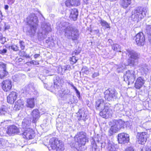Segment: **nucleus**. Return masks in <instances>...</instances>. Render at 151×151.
I'll return each mask as SVG.
<instances>
[{
	"label": "nucleus",
	"mask_w": 151,
	"mask_h": 151,
	"mask_svg": "<svg viewBox=\"0 0 151 151\" xmlns=\"http://www.w3.org/2000/svg\"><path fill=\"white\" fill-rule=\"evenodd\" d=\"M62 27H65L63 29L65 37L73 41L78 39L79 36V31L76 27L70 25L68 22L63 21L59 24V29H61Z\"/></svg>",
	"instance_id": "nucleus-1"
},
{
	"label": "nucleus",
	"mask_w": 151,
	"mask_h": 151,
	"mask_svg": "<svg viewBox=\"0 0 151 151\" xmlns=\"http://www.w3.org/2000/svg\"><path fill=\"white\" fill-rule=\"evenodd\" d=\"M27 22L28 25L27 33L31 37H32L36 33L39 21L38 17L35 14H30L27 18Z\"/></svg>",
	"instance_id": "nucleus-2"
},
{
	"label": "nucleus",
	"mask_w": 151,
	"mask_h": 151,
	"mask_svg": "<svg viewBox=\"0 0 151 151\" xmlns=\"http://www.w3.org/2000/svg\"><path fill=\"white\" fill-rule=\"evenodd\" d=\"M147 12L145 7L139 6L136 8L132 11L131 19L134 21L138 22L145 17Z\"/></svg>",
	"instance_id": "nucleus-3"
},
{
	"label": "nucleus",
	"mask_w": 151,
	"mask_h": 151,
	"mask_svg": "<svg viewBox=\"0 0 151 151\" xmlns=\"http://www.w3.org/2000/svg\"><path fill=\"white\" fill-rule=\"evenodd\" d=\"M129 57L128 63L131 66H134L138 63V60L139 58L140 54L133 50H127Z\"/></svg>",
	"instance_id": "nucleus-4"
},
{
	"label": "nucleus",
	"mask_w": 151,
	"mask_h": 151,
	"mask_svg": "<svg viewBox=\"0 0 151 151\" xmlns=\"http://www.w3.org/2000/svg\"><path fill=\"white\" fill-rule=\"evenodd\" d=\"M74 139L79 147L85 145L86 142L88 141L86 134L83 131L77 132L75 136Z\"/></svg>",
	"instance_id": "nucleus-5"
},
{
	"label": "nucleus",
	"mask_w": 151,
	"mask_h": 151,
	"mask_svg": "<svg viewBox=\"0 0 151 151\" xmlns=\"http://www.w3.org/2000/svg\"><path fill=\"white\" fill-rule=\"evenodd\" d=\"M49 143L51 148L53 150H62L64 149L63 143L57 138L52 137L51 138Z\"/></svg>",
	"instance_id": "nucleus-6"
},
{
	"label": "nucleus",
	"mask_w": 151,
	"mask_h": 151,
	"mask_svg": "<svg viewBox=\"0 0 151 151\" xmlns=\"http://www.w3.org/2000/svg\"><path fill=\"white\" fill-rule=\"evenodd\" d=\"M137 73L134 70H128L126 71L124 76V81L128 82V84L133 83L136 77Z\"/></svg>",
	"instance_id": "nucleus-7"
},
{
	"label": "nucleus",
	"mask_w": 151,
	"mask_h": 151,
	"mask_svg": "<svg viewBox=\"0 0 151 151\" xmlns=\"http://www.w3.org/2000/svg\"><path fill=\"white\" fill-rule=\"evenodd\" d=\"M104 97L108 101H114L117 98V93L114 89H108L104 92Z\"/></svg>",
	"instance_id": "nucleus-8"
},
{
	"label": "nucleus",
	"mask_w": 151,
	"mask_h": 151,
	"mask_svg": "<svg viewBox=\"0 0 151 151\" xmlns=\"http://www.w3.org/2000/svg\"><path fill=\"white\" fill-rule=\"evenodd\" d=\"M42 32L38 33V37L41 39H44L46 37L48 33L52 30L50 25L49 23H44L41 25Z\"/></svg>",
	"instance_id": "nucleus-9"
},
{
	"label": "nucleus",
	"mask_w": 151,
	"mask_h": 151,
	"mask_svg": "<svg viewBox=\"0 0 151 151\" xmlns=\"http://www.w3.org/2000/svg\"><path fill=\"white\" fill-rule=\"evenodd\" d=\"M118 140L119 143L125 144L128 142L129 140V134L124 133L119 134L118 135Z\"/></svg>",
	"instance_id": "nucleus-10"
},
{
	"label": "nucleus",
	"mask_w": 151,
	"mask_h": 151,
	"mask_svg": "<svg viewBox=\"0 0 151 151\" xmlns=\"http://www.w3.org/2000/svg\"><path fill=\"white\" fill-rule=\"evenodd\" d=\"M22 134L23 138L28 139H33L35 136L34 131L30 128H27Z\"/></svg>",
	"instance_id": "nucleus-11"
},
{
	"label": "nucleus",
	"mask_w": 151,
	"mask_h": 151,
	"mask_svg": "<svg viewBox=\"0 0 151 151\" xmlns=\"http://www.w3.org/2000/svg\"><path fill=\"white\" fill-rule=\"evenodd\" d=\"M135 41L137 45L139 46L143 45L145 43V38L142 32L138 33L135 37Z\"/></svg>",
	"instance_id": "nucleus-12"
},
{
	"label": "nucleus",
	"mask_w": 151,
	"mask_h": 151,
	"mask_svg": "<svg viewBox=\"0 0 151 151\" xmlns=\"http://www.w3.org/2000/svg\"><path fill=\"white\" fill-rule=\"evenodd\" d=\"M95 107L97 110L100 111L99 114L100 116H103L102 111L105 107V105L103 99H98L96 102Z\"/></svg>",
	"instance_id": "nucleus-13"
},
{
	"label": "nucleus",
	"mask_w": 151,
	"mask_h": 151,
	"mask_svg": "<svg viewBox=\"0 0 151 151\" xmlns=\"http://www.w3.org/2000/svg\"><path fill=\"white\" fill-rule=\"evenodd\" d=\"M137 138L138 139V142L139 144L143 145L146 142L147 138V134L145 132L138 133Z\"/></svg>",
	"instance_id": "nucleus-14"
},
{
	"label": "nucleus",
	"mask_w": 151,
	"mask_h": 151,
	"mask_svg": "<svg viewBox=\"0 0 151 151\" xmlns=\"http://www.w3.org/2000/svg\"><path fill=\"white\" fill-rule=\"evenodd\" d=\"M7 133L9 135H12L13 134H18L20 133L19 129L14 125H10L7 127L6 131Z\"/></svg>",
	"instance_id": "nucleus-15"
},
{
	"label": "nucleus",
	"mask_w": 151,
	"mask_h": 151,
	"mask_svg": "<svg viewBox=\"0 0 151 151\" xmlns=\"http://www.w3.org/2000/svg\"><path fill=\"white\" fill-rule=\"evenodd\" d=\"M12 82L9 80H5L2 83V88L3 90L6 92L9 91L12 87Z\"/></svg>",
	"instance_id": "nucleus-16"
},
{
	"label": "nucleus",
	"mask_w": 151,
	"mask_h": 151,
	"mask_svg": "<svg viewBox=\"0 0 151 151\" xmlns=\"http://www.w3.org/2000/svg\"><path fill=\"white\" fill-rule=\"evenodd\" d=\"M6 65L2 62H0V78L2 79L8 74L6 70Z\"/></svg>",
	"instance_id": "nucleus-17"
},
{
	"label": "nucleus",
	"mask_w": 151,
	"mask_h": 151,
	"mask_svg": "<svg viewBox=\"0 0 151 151\" xmlns=\"http://www.w3.org/2000/svg\"><path fill=\"white\" fill-rule=\"evenodd\" d=\"M17 93L14 91L11 92L7 97V101L11 104H13L17 99Z\"/></svg>",
	"instance_id": "nucleus-18"
},
{
	"label": "nucleus",
	"mask_w": 151,
	"mask_h": 151,
	"mask_svg": "<svg viewBox=\"0 0 151 151\" xmlns=\"http://www.w3.org/2000/svg\"><path fill=\"white\" fill-rule=\"evenodd\" d=\"M145 82L144 78L142 77L137 78L135 83V87L137 89H139L143 86Z\"/></svg>",
	"instance_id": "nucleus-19"
},
{
	"label": "nucleus",
	"mask_w": 151,
	"mask_h": 151,
	"mask_svg": "<svg viewBox=\"0 0 151 151\" xmlns=\"http://www.w3.org/2000/svg\"><path fill=\"white\" fill-rule=\"evenodd\" d=\"M31 114L32 116L33 122L36 123L40 117L39 111L37 109H34L32 111Z\"/></svg>",
	"instance_id": "nucleus-20"
},
{
	"label": "nucleus",
	"mask_w": 151,
	"mask_h": 151,
	"mask_svg": "<svg viewBox=\"0 0 151 151\" xmlns=\"http://www.w3.org/2000/svg\"><path fill=\"white\" fill-rule=\"evenodd\" d=\"M70 17L74 21L76 20L78 16V12L77 9H71L70 10Z\"/></svg>",
	"instance_id": "nucleus-21"
},
{
	"label": "nucleus",
	"mask_w": 151,
	"mask_h": 151,
	"mask_svg": "<svg viewBox=\"0 0 151 151\" xmlns=\"http://www.w3.org/2000/svg\"><path fill=\"white\" fill-rule=\"evenodd\" d=\"M78 116L79 117V120H82L85 121L86 119L88 118H87V116L86 114L84 111L82 109H80L77 113Z\"/></svg>",
	"instance_id": "nucleus-22"
},
{
	"label": "nucleus",
	"mask_w": 151,
	"mask_h": 151,
	"mask_svg": "<svg viewBox=\"0 0 151 151\" xmlns=\"http://www.w3.org/2000/svg\"><path fill=\"white\" fill-rule=\"evenodd\" d=\"M24 104L21 99L18 100L16 103L14 109L16 111H18L23 107Z\"/></svg>",
	"instance_id": "nucleus-23"
},
{
	"label": "nucleus",
	"mask_w": 151,
	"mask_h": 151,
	"mask_svg": "<svg viewBox=\"0 0 151 151\" xmlns=\"http://www.w3.org/2000/svg\"><path fill=\"white\" fill-rule=\"evenodd\" d=\"M132 0H121L120 4L124 9H126L132 3Z\"/></svg>",
	"instance_id": "nucleus-24"
},
{
	"label": "nucleus",
	"mask_w": 151,
	"mask_h": 151,
	"mask_svg": "<svg viewBox=\"0 0 151 151\" xmlns=\"http://www.w3.org/2000/svg\"><path fill=\"white\" fill-rule=\"evenodd\" d=\"M112 123V125L111 126L109 132L110 135H112L114 133L117 132L119 130L113 121Z\"/></svg>",
	"instance_id": "nucleus-25"
},
{
	"label": "nucleus",
	"mask_w": 151,
	"mask_h": 151,
	"mask_svg": "<svg viewBox=\"0 0 151 151\" xmlns=\"http://www.w3.org/2000/svg\"><path fill=\"white\" fill-rule=\"evenodd\" d=\"M115 123V124L117 126L120 130L121 128L123 127L125 122L121 119L118 120H114L113 121Z\"/></svg>",
	"instance_id": "nucleus-26"
},
{
	"label": "nucleus",
	"mask_w": 151,
	"mask_h": 151,
	"mask_svg": "<svg viewBox=\"0 0 151 151\" xmlns=\"http://www.w3.org/2000/svg\"><path fill=\"white\" fill-rule=\"evenodd\" d=\"M60 86L58 85V82L57 80L56 81H54L53 86L52 85L50 87V89L53 92H57L58 91L59 92V89Z\"/></svg>",
	"instance_id": "nucleus-27"
},
{
	"label": "nucleus",
	"mask_w": 151,
	"mask_h": 151,
	"mask_svg": "<svg viewBox=\"0 0 151 151\" xmlns=\"http://www.w3.org/2000/svg\"><path fill=\"white\" fill-rule=\"evenodd\" d=\"M31 121L27 119H24L22 123V125L23 129H27V128H28L30 124Z\"/></svg>",
	"instance_id": "nucleus-28"
},
{
	"label": "nucleus",
	"mask_w": 151,
	"mask_h": 151,
	"mask_svg": "<svg viewBox=\"0 0 151 151\" xmlns=\"http://www.w3.org/2000/svg\"><path fill=\"white\" fill-rule=\"evenodd\" d=\"M70 90L66 89L63 91H59V96L61 97H63L64 96L69 95L70 93Z\"/></svg>",
	"instance_id": "nucleus-29"
},
{
	"label": "nucleus",
	"mask_w": 151,
	"mask_h": 151,
	"mask_svg": "<svg viewBox=\"0 0 151 151\" xmlns=\"http://www.w3.org/2000/svg\"><path fill=\"white\" fill-rule=\"evenodd\" d=\"M34 99V98H32L28 99L27 100V106L28 107L31 108H32L34 107L35 106Z\"/></svg>",
	"instance_id": "nucleus-30"
},
{
	"label": "nucleus",
	"mask_w": 151,
	"mask_h": 151,
	"mask_svg": "<svg viewBox=\"0 0 151 151\" xmlns=\"http://www.w3.org/2000/svg\"><path fill=\"white\" fill-rule=\"evenodd\" d=\"M7 107L4 105L2 106L0 108V113L1 115H5L7 113Z\"/></svg>",
	"instance_id": "nucleus-31"
},
{
	"label": "nucleus",
	"mask_w": 151,
	"mask_h": 151,
	"mask_svg": "<svg viewBox=\"0 0 151 151\" xmlns=\"http://www.w3.org/2000/svg\"><path fill=\"white\" fill-rule=\"evenodd\" d=\"M100 23L101 24V25L106 28H109L110 27L108 23L106 21L104 20L101 19L99 21Z\"/></svg>",
	"instance_id": "nucleus-32"
},
{
	"label": "nucleus",
	"mask_w": 151,
	"mask_h": 151,
	"mask_svg": "<svg viewBox=\"0 0 151 151\" xmlns=\"http://www.w3.org/2000/svg\"><path fill=\"white\" fill-rule=\"evenodd\" d=\"M112 49L114 50L117 52L120 51V47L118 44H115L113 45Z\"/></svg>",
	"instance_id": "nucleus-33"
},
{
	"label": "nucleus",
	"mask_w": 151,
	"mask_h": 151,
	"mask_svg": "<svg viewBox=\"0 0 151 151\" xmlns=\"http://www.w3.org/2000/svg\"><path fill=\"white\" fill-rule=\"evenodd\" d=\"M116 145H114L109 144L108 146V149L109 151H116Z\"/></svg>",
	"instance_id": "nucleus-34"
},
{
	"label": "nucleus",
	"mask_w": 151,
	"mask_h": 151,
	"mask_svg": "<svg viewBox=\"0 0 151 151\" xmlns=\"http://www.w3.org/2000/svg\"><path fill=\"white\" fill-rule=\"evenodd\" d=\"M109 108L107 106H105V107L104 109L103 110L102 112H103V116H101L103 117L105 116L106 114L109 111Z\"/></svg>",
	"instance_id": "nucleus-35"
},
{
	"label": "nucleus",
	"mask_w": 151,
	"mask_h": 151,
	"mask_svg": "<svg viewBox=\"0 0 151 151\" xmlns=\"http://www.w3.org/2000/svg\"><path fill=\"white\" fill-rule=\"evenodd\" d=\"M72 6H78L80 5L79 0H71Z\"/></svg>",
	"instance_id": "nucleus-36"
},
{
	"label": "nucleus",
	"mask_w": 151,
	"mask_h": 151,
	"mask_svg": "<svg viewBox=\"0 0 151 151\" xmlns=\"http://www.w3.org/2000/svg\"><path fill=\"white\" fill-rule=\"evenodd\" d=\"M126 68V65L124 64L120 65L117 68V70L119 72H122Z\"/></svg>",
	"instance_id": "nucleus-37"
},
{
	"label": "nucleus",
	"mask_w": 151,
	"mask_h": 151,
	"mask_svg": "<svg viewBox=\"0 0 151 151\" xmlns=\"http://www.w3.org/2000/svg\"><path fill=\"white\" fill-rule=\"evenodd\" d=\"M126 68V65L124 64L120 65L117 68V70L119 72H122Z\"/></svg>",
	"instance_id": "nucleus-38"
},
{
	"label": "nucleus",
	"mask_w": 151,
	"mask_h": 151,
	"mask_svg": "<svg viewBox=\"0 0 151 151\" xmlns=\"http://www.w3.org/2000/svg\"><path fill=\"white\" fill-rule=\"evenodd\" d=\"M126 68V65L124 64L120 65L117 68V70L119 72H122Z\"/></svg>",
	"instance_id": "nucleus-39"
},
{
	"label": "nucleus",
	"mask_w": 151,
	"mask_h": 151,
	"mask_svg": "<svg viewBox=\"0 0 151 151\" xmlns=\"http://www.w3.org/2000/svg\"><path fill=\"white\" fill-rule=\"evenodd\" d=\"M146 32L149 35H151V25H147L146 27Z\"/></svg>",
	"instance_id": "nucleus-40"
},
{
	"label": "nucleus",
	"mask_w": 151,
	"mask_h": 151,
	"mask_svg": "<svg viewBox=\"0 0 151 151\" xmlns=\"http://www.w3.org/2000/svg\"><path fill=\"white\" fill-rule=\"evenodd\" d=\"M70 63L73 65L76 62L77 60L76 59V57L74 56L73 55L72 57L70 58Z\"/></svg>",
	"instance_id": "nucleus-41"
},
{
	"label": "nucleus",
	"mask_w": 151,
	"mask_h": 151,
	"mask_svg": "<svg viewBox=\"0 0 151 151\" xmlns=\"http://www.w3.org/2000/svg\"><path fill=\"white\" fill-rule=\"evenodd\" d=\"M81 71L83 72L87 75L89 73L88 68L86 66H83L82 69Z\"/></svg>",
	"instance_id": "nucleus-42"
},
{
	"label": "nucleus",
	"mask_w": 151,
	"mask_h": 151,
	"mask_svg": "<svg viewBox=\"0 0 151 151\" xmlns=\"http://www.w3.org/2000/svg\"><path fill=\"white\" fill-rule=\"evenodd\" d=\"M122 107L123 106L121 104H118L115 106L114 109L116 110H120L122 111L123 109Z\"/></svg>",
	"instance_id": "nucleus-43"
},
{
	"label": "nucleus",
	"mask_w": 151,
	"mask_h": 151,
	"mask_svg": "<svg viewBox=\"0 0 151 151\" xmlns=\"http://www.w3.org/2000/svg\"><path fill=\"white\" fill-rule=\"evenodd\" d=\"M141 70H142L145 74H146L148 72V70L147 66H145L141 68Z\"/></svg>",
	"instance_id": "nucleus-44"
},
{
	"label": "nucleus",
	"mask_w": 151,
	"mask_h": 151,
	"mask_svg": "<svg viewBox=\"0 0 151 151\" xmlns=\"http://www.w3.org/2000/svg\"><path fill=\"white\" fill-rule=\"evenodd\" d=\"M9 48L13 50L14 51H17L18 50V47L17 46L15 45H12L10 47H9Z\"/></svg>",
	"instance_id": "nucleus-45"
},
{
	"label": "nucleus",
	"mask_w": 151,
	"mask_h": 151,
	"mask_svg": "<svg viewBox=\"0 0 151 151\" xmlns=\"http://www.w3.org/2000/svg\"><path fill=\"white\" fill-rule=\"evenodd\" d=\"M20 46L22 50H23L24 48V42L22 41H20L19 42Z\"/></svg>",
	"instance_id": "nucleus-46"
},
{
	"label": "nucleus",
	"mask_w": 151,
	"mask_h": 151,
	"mask_svg": "<svg viewBox=\"0 0 151 151\" xmlns=\"http://www.w3.org/2000/svg\"><path fill=\"white\" fill-rule=\"evenodd\" d=\"M71 0H67L66 1L65 4L67 6H71Z\"/></svg>",
	"instance_id": "nucleus-47"
},
{
	"label": "nucleus",
	"mask_w": 151,
	"mask_h": 151,
	"mask_svg": "<svg viewBox=\"0 0 151 151\" xmlns=\"http://www.w3.org/2000/svg\"><path fill=\"white\" fill-rule=\"evenodd\" d=\"M7 51V50L6 48L0 50V54L4 55L6 52Z\"/></svg>",
	"instance_id": "nucleus-48"
},
{
	"label": "nucleus",
	"mask_w": 151,
	"mask_h": 151,
	"mask_svg": "<svg viewBox=\"0 0 151 151\" xmlns=\"http://www.w3.org/2000/svg\"><path fill=\"white\" fill-rule=\"evenodd\" d=\"M125 151H135L133 148L132 147H129L127 148Z\"/></svg>",
	"instance_id": "nucleus-49"
},
{
	"label": "nucleus",
	"mask_w": 151,
	"mask_h": 151,
	"mask_svg": "<svg viewBox=\"0 0 151 151\" xmlns=\"http://www.w3.org/2000/svg\"><path fill=\"white\" fill-rule=\"evenodd\" d=\"M10 27L9 25L5 23L4 25V30L9 29L10 28Z\"/></svg>",
	"instance_id": "nucleus-50"
},
{
	"label": "nucleus",
	"mask_w": 151,
	"mask_h": 151,
	"mask_svg": "<svg viewBox=\"0 0 151 151\" xmlns=\"http://www.w3.org/2000/svg\"><path fill=\"white\" fill-rule=\"evenodd\" d=\"M99 76V73L98 72H94L92 75V77L93 78H94L95 77H97Z\"/></svg>",
	"instance_id": "nucleus-51"
},
{
	"label": "nucleus",
	"mask_w": 151,
	"mask_h": 151,
	"mask_svg": "<svg viewBox=\"0 0 151 151\" xmlns=\"http://www.w3.org/2000/svg\"><path fill=\"white\" fill-rule=\"evenodd\" d=\"M15 0H8V4L12 5L14 3Z\"/></svg>",
	"instance_id": "nucleus-52"
},
{
	"label": "nucleus",
	"mask_w": 151,
	"mask_h": 151,
	"mask_svg": "<svg viewBox=\"0 0 151 151\" xmlns=\"http://www.w3.org/2000/svg\"><path fill=\"white\" fill-rule=\"evenodd\" d=\"M0 41L2 43H4L5 42L6 38L5 37H2L0 39Z\"/></svg>",
	"instance_id": "nucleus-53"
},
{
	"label": "nucleus",
	"mask_w": 151,
	"mask_h": 151,
	"mask_svg": "<svg viewBox=\"0 0 151 151\" xmlns=\"http://www.w3.org/2000/svg\"><path fill=\"white\" fill-rule=\"evenodd\" d=\"M75 91L76 93V94L78 95L79 96H80V93L79 91L77 89V88H76V87H75V88H73Z\"/></svg>",
	"instance_id": "nucleus-54"
},
{
	"label": "nucleus",
	"mask_w": 151,
	"mask_h": 151,
	"mask_svg": "<svg viewBox=\"0 0 151 151\" xmlns=\"http://www.w3.org/2000/svg\"><path fill=\"white\" fill-rule=\"evenodd\" d=\"M30 63L31 64H33L34 65H37L39 64L38 62H36V61L34 60H32L30 61Z\"/></svg>",
	"instance_id": "nucleus-55"
},
{
	"label": "nucleus",
	"mask_w": 151,
	"mask_h": 151,
	"mask_svg": "<svg viewBox=\"0 0 151 151\" xmlns=\"http://www.w3.org/2000/svg\"><path fill=\"white\" fill-rule=\"evenodd\" d=\"M79 53V52L78 51L76 50H75L73 52L72 55H78Z\"/></svg>",
	"instance_id": "nucleus-56"
},
{
	"label": "nucleus",
	"mask_w": 151,
	"mask_h": 151,
	"mask_svg": "<svg viewBox=\"0 0 151 151\" xmlns=\"http://www.w3.org/2000/svg\"><path fill=\"white\" fill-rule=\"evenodd\" d=\"M3 20V15L2 13L0 10V22H1Z\"/></svg>",
	"instance_id": "nucleus-57"
},
{
	"label": "nucleus",
	"mask_w": 151,
	"mask_h": 151,
	"mask_svg": "<svg viewBox=\"0 0 151 151\" xmlns=\"http://www.w3.org/2000/svg\"><path fill=\"white\" fill-rule=\"evenodd\" d=\"M67 83L69 85H70L73 88H74L76 87L74 86L72 82H68Z\"/></svg>",
	"instance_id": "nucleus-58"
},
{
	"label": "nucleus",
	"mask_w": 151,
	"mask_h": 151,
	"mask_svg": "<svg viewBox=\"0 0 151 151\" xmlns=\"http://www.w3.org/2000/svg\"><path fill=\"white\" fill-rule=\"evenodd\" d=\"M40 55L39 54H35L34 55V57L35 58H37Z\"/></svg>",
	"instance_id": "nucleus-59"
},
{
	"label": "nucleus",
	"mask_w": 151,
	"mask_h": 151,
	"mask_svg": "<svg viewBox=\"0 0 151 151\" xmlns=\"http://www.w3.org/2000/svg\"><path fill=\"white\" fill-rule=\"evenodd\" d=\"M9 6L8 5H5L4 7V9L5 10H7L9 8Z\"/></svg>",
	"instance_id": "nucleus-60"
},
{
	"label": "nucleus",
	"mask_w": 151,
	"mask_h": 151,
	"mask_svg": "<svg viewBox=\"0 0 151 151\" xmlns=\"http://www.w3.org/2000/svg\"><path fill=\"white\" fill-rule=\"evenodd\" d=\"M2 37V34L0 33V39H1V37Z\"/></svg>",
	"instance_id": "nucleus-61"
},
{
	"label": "nucleus",
	"mask_w": 151,
	"mask_h": 151,
	"mask_svg": "<svg viewBox=\"0 0 151 151\" xmlns=\"http://www.w3.org/2000/svg\"><path fill=\"white\" fill-rule=\"evenodd\" d=\"M44 87L45 88H47V84H45L44 86Z\"/></svg>",
	"instance_id": "nucleus-62"
},
{
	"label": "nucleus",
	"mask_w": 151,
	"mask_h": 151,
	"mask_svg": "<svg viewBox=\"0 0 151 151\" xmlns=\"http://www.w3.org/2000/svg\"><path fill=\"white\" fill-rule=\"evenodd\" d=\"M25 56H26V58H29V55H25Z\"/></svg>",
	"instance_id": "nucleus-63"
},
{
	"label": "nucleus",
	"mask_w": 151,
	"mask_h": 151,
	"mask_svg": "<svg viewBox=\"0 0 151 151\" xmlns=\"http://www.w3.org/2000/svg\"><path fill=\"white\" fill-rule=\"evenodd\" d=\"M147 151H151V147L149 149V150Z\"/></svg>",
	"instance_id": "nucleus-64"
}]
</instances>
